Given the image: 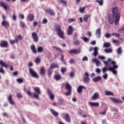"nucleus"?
<instances>
[{
	"mask_svg": "<svg viewBox=\"0 0 124 124\" xmlns=\"http://www.w3.org/2000/svg\"><path fill=\"white\" fill-rule=\"evenodd\" d=\"M111 64L113 65V67H109V71H111L114 75H117V71L115 70V69L118 68L119 66L117 65V62L115 61L111 62Z\"/></svg>",
	"mask_w": 124,
	"mask_h": 124,
	"instance_id": "nucleus-5",
	"label": "nucleus"
},
{
	"mask_svg": "<svg viewBox=\"0 0 124 124\" xmlns=\"http://www.w3.org/2000/svg\"><path fill=\"white\" fill-rule=\"evenodd\" d=\"M95 35L97 38H100L101 36V28H98L96 30Z\"/></svg>",
	"mask_w": 124,
	"mask_h": 124,
	"instance_id": "nucleus-16",
	"label": "nucleus"
},
{
	"mask_svg": "<svg viewBox=\"0 0 124 124\" xmlns=\"http://www.w3.org/2000/svg\"><path fill=\"white\" fill-rule=\"evenodd\" d=\"M99 97V93H95L94 94L92 97V99L93 100H96Z\"/></svg>",
	"mask_w": 124,
	"mask_h": 124,
	"instance_id": "nucleus-21",
	"label": "nucleus"
},
{
	"mask_svg": "<svg viewBox=\"0 0 124 124\" xmlns=\"http://www.w3.org/2000/svg\"><path fill=\"white\" fill-rule=\"evenodd\" d=\"M61 2L63 3V4H64V5H67V4L66 1H65V0H61Z\"/></svg>",
	"mask_w": 124,
	"mask_h": 124,
	"instance_id": "nucleus-63",
	"label": "nucleus"
},
{
	"mask_svg": "<svg viewBox=\"0 0 124 124\" xmlns=\"http://www.w3.org/2000/svg\"><path fill=\"white\" fill-rule=\"evenodd\" d=\"M65 71H66V68L63 67L61 69V72L62 74H64Z\"/></svg>",
	"mask_w": 124,
	"mask_h": 124,
	"instance_id": "nucleus-53",
	"label": "nucleus"
},
{
	"mask_svg": "<svg viewBox=\"0 0 124 124\" xmlns=\"http://www.w3.org/2000/svg\"><path fill=\"white\" fill-rule=\"evenodd\" d=\"M111 35H114V36H116V37H119V36H120V34L117 33H112L111 34Z\"/></svg>",
	"mask_w": 124,
	"mask_h": 124,
	"instance_id": "nucleus-56",
	"label": "nucleus"
},
{
	"mask_svg": "<svg viewBox=\"0 0 124 124\" xmlns=\"http://www.w3.org/2000/svg\"><path fill=\"white\" fill-rule=\"evenodd\" d=\"M19 17L20 19H22V20H24V19H25V16H24V15L19 14Z\"/></svg>",
	"mask_w": 124,
	"mask_h": 124,
	"instance_id": "nucleus-59",
	"label": "nucleus"
},
{
	"mask_svg": "<svg viewBox=\"0 0 124 124\" xmlns=\"http://www.w3.org/2000/svg\"><path fill=\"white\" fill-rule=\"evenodd\" d=\"M100 80H101V77L98 76L93 78V82L96 83L97 82H98V81H100Z\"/></svg>",
	"mask_w": 124,
	"mask_h": 124,
	"instance_id": "nucleus-28",
	"label": "nucleus"
},
{
	"mask_svg": "<svg viewBox=\"0 0 124 124\" xmlns=\"http://www.w3.org/2000/svg\"><path fill=\"white\" fill-rule=\"evenodd\" d=\"M88 57L87 56H84L83 58H82V61L83 62H88Z\"/></svg>",
	"mask_w": 124,
	"mask_h": 124,
	"instance_id": "nucleus-57",
	"label": "nucleus"
},
{
	"mask_svg": "<svg viewBox=\"0 0 124 124\" xmlns=\"http://www.w3.org/2000/svg\"><path fill=\"white\" fill-rule=\"evenodd\" d=\"M54 30L56 31L58 36L62 39H64V32L62 30V28L59 25H56L54 26Z\"/></svg>",
	"mask_w": 124,
	"mask_h": 124,
	"instance_id": "nucleus-3",
	"label": "nucleus"
},
{
	"mask_svg": "<svg viewBox=\"0 0 124 124\" xmlns=\"http://www.w3.org/2000/svg\"><path fill=\"white\" fill-rule=\"evenodd\" d=\"M103 77L105 80H107V79L108 78V75L106 73H105V75L103 76Z\"/></svg>",
	"mask_w": 124,
	"mask_h": 124,
	"instance_id": "nucleus-60",
	"label": "nucleus"
},
{
	"mask_svg": "<svg viewBox=\"0 0 124 124\" xmlns=\"http://www.w3.org/2000/svg\"><path fill=\"white\" fill-rule=\"evenodd\" d=\"M32 37L33 39L35 42H37L38 41V37L37 36V34L35 32H33L32 33Z\"/></svg>",
	"mask_w": 124,
	"mask_h": 124,
	"instance_id": "nucleus-19",
	"label": "nucleus"
},
{
	"mask_svg": "<svg viewBox=\"0 0 124 124\" xmlns=\"http://www.w3.org/2000/svg\"><path fill=\"white\" fill-rule=\"evenodd\" d=\"M110 99L113 102H114V103H123V101L121 100L120 99L116 98H113L110 97Z\"/></svg>",
	"mask_w": 124,
	"mask_h": 124,
	"instance_id": "nucleus-14",
	"label": "nucleus"
},
{
	"mask_svg": "<svg viewBox=\"0 0 124 124\" xmlns=\"http://www.w3.org/2000/svg\"><path fill=\"white\" fill-rule=\"evenodd\" d=\"M72 32H73V28H72V26H69L67 30V34H68V35H71Z\"/></svg>",
	"mask_w": 124,
	"mask_h": 124,
	"instance_id": "nucleus-25",
	"label": "nucleus"
},
{
	"mask_svg": "<svg viewBox=\"0 0 124 124\" xmlns=\"http://www.w3.org/2000/svg\"><path fill=\"white\" fill-rule=\"evenodd\" d=\"M66 89L67 91H71V85L69 84V83L67 82L65 85Z\"/></svg>",
	"mask_w": 124,
	"mask_h": 124,
	"instance_id": "nucleus-31",
	"label": "nucleus"
},
{
	"mask_svg": "<svg viewBox=\"0 0 124 124\" xmlns=\"http://www.w3.org/2000/svg\"><path fill=\"white\" fill-rule=\"evenodd\" d=\"M112 36V34L106 33L105 36L107 38H110Z\"/></svg>",
	"mask_w": 124,
	"mask_h": 124,
	"instance_id": "nucleus-55",
	"label": "nucleus"
},
{
	"mask_svg": "<svg viewBox=\"0 0 124 124\" xmlns=\"http://www.w3.org/2000/svg\"><path fill=\"white\" fill-rule=\"evenodd\" d=\"M96 2L98 3L100 6H102V5H103V0H96Z\"/></svg>",
	"mask_w": 124,
	"mask_h": 124,
	"instance_id": "nucleus-37",
	"label": "nucleus"
},
{
	"mask_svg": "<svg viewBox=\"0 0 124 124\" xmlns=\"http://www.w3.org/2000/svg\"><path fill=\"white\" fill-rule=\"evenodd\" d=\"M51 104L52 105H53V106H55V107H57L58 106V105H59V103H57L56 102H54L52 103Z\"/></svg>",
	"mask_w": 124,
	"mask_h": 124,
	"instance_id": "nucleus-62",
	"label": "nucleus"
},
{
	"mask_svg": "<svg viewBox=\"0 0 124 124\" xmlns=\"http://www.w3.org/2000/svg\"><path fill=\"white\" fill-rule=\"evenodd\" d=\"M105 94L106 95H114V93H113L112 92L107 91L105 92Z\"/></svg>",
	"mask_w": 124,
	"mask_h": 124,
	"instance_id": "nucleus-36",
	"label": "nucleus"
},
{
	"mask_svg": "<svg viewBox=\"0 0 124 124\" xmlns=\"http://www.w3.org/2000/svg\"><path fill=\"white\" fill-rule=\"evenodd\" d=\"M112 62H113L112 61V59L110 58L108 59L107 61H104V64H105V67L103 68L102 69L103 73L105 74V72L108 71V70L110 71V70H109L110 69V67H108V65H110V64H111Z\"/></svg>",
	"mask_w": 124,
	"mask_h": 124,
	"instance_id": "nucleus-4",
	"label": "nucleus"
},
{
	"mask_svg": "<svg viewBox=\"0 0 124 124\" xmlns=\"http://www.w3.org/2000/svg\"><path fill=\"white\" fill-rule=\"evenodd\" d=\"M104 51L106 53H112L113 52V50L111 48L106 49Z\"/></svg>",
	"mask_w": 124,
	"mask_h": 124,
	"instance_id": "nucleus-44",
	"label": "nucleus"
},
{
	"mask_svg": "<svg viewBox=\"0 0 124 124\" xmlns=\"http://www.w3.org/2000/svg\"><path fill=\"white\" fill-rule=\"evenodd\" d=\"M112 15H108V20L109 24L115 23V25H118L121 19V10L118 6H114L111 8Z\"/></svg>",
	"mask_w": 124,
	"mask_h": 124,
	"instance_id": "nucleus-1",
	"label": "nucleus"
},
{
	"mask_svg": "<svg viewBox=\"0 0 124 124\" xmlns=\"http://www.w3.org/2000/svg\"><path fill=\"white\" fill-rule=\"evenodd\" d=\"M33 90L34 91L35 93L33 94H31V91L27 92L28 95H30V96H32L36 98V99H39V94H41V92L40 91V88L39 87H34L33 88Z\"/></svg>",
	"mask_w": 124,
	"mask_h": 124,
	"instance_id": "nucleus-2",
	"label": "nucleus"
},
{
	"mask_svg": "<svg viewBox=\"0 0 124 124\" xmlns=\"http://www.w3.org/2000/svg\"><path fill=\"white\" fill-rule=\"evenodd\" d=\"M61 78H62L61 75H57L55 76V79L57 81H58V80H60Z\"/></svg>",
	"mask_w": 124,
	"mask_h": 124,
	"instance_id": "nucleus-43",
	"label": "nucleus"
},
{
	"mask_svg": "<svg viewBox=\"0 0 124 124\" xmlns=\"http://www.w3.org/2000/svg\"><path fill=\"white\" fill-rule=\"evenodd\" d=\"M35 62L36 63H39V62H40V59L39 58H37L35 60Z\"/></svg>",
	"mask_w": 124,
	"mask_h": 124,
	"instance_id": "nucleus-58",
	"label": "nucleus"
},
{
	"mask_svg": "<svg viewBox=\"0 0 124 124\" xmlns=\"http://www.w3.org/2000/svg\"><path fill=\"white\" fill-rule=\"evenodd\" d=\"M111 46V44L109 43H105L104 44L103 46L105 48H109Z\"/></svg>",
	"mask_w": 124,
	"mask_h": 124,
	"instance_id": "nucleus-38",
	"label": "nucleus"
},
{
	"mask_svg": "<svg viewBox=\"0 0 124 124\" xmlns=\"http://www.w3.org/2000/svg\"><path fill=\"white\" fill-rule=\"evenodd\" d=\"M46 13H47V14H49V15H51V16H54L55 15V12L51 9H47L45 10Z\"/></svg>",
	"mask_w": 124,
	"mask_h": 124,
	"instance_id": "nucleus-11",
	"label": "nucleus"
},
{
	"mask_svg": "<svg viewBox=\"0 0 124 124\" xmlns=\"http://www.w3.org/2000/svg\"><path fill=\"white\" fill-rule=\"evenodd\" d=\"M50 111L51 112V114L56 117V118L59 116V112L55 110V109L50 108Z\"/></svg>",
	"mask_w": 124,
	"mask_h": 124,
	"instance_id": "nucleus-18",
	"label": "nucleus"
},
{
	"mask_svg": "<svg viewBox=\"0 0 124 124\" xmlns=\"http://www.w3.org/2000/svg\"><path fill=\"white\" fill-rule=\"evenodd\" d=\"M86 9V7H84L83 8H79V12L80 13H84L85 12V10Z\"/></svg>",
	"mask_w": 124,
	"mask_h": 124,
	"instance_id": "nucleus-45",
	"label": "nucleus"
},
{
	"mask_svg": "<svg viewBox=\"0 0 124 124\" xmlns=\"http://www.w3.org/2000/svg\"><path fill=\"white\" fill-rule=\"evenodd\" d=\"M81 38L82 39H83L84 42H88V41L90 40V39H89L87 37H82Z\"/></svg>",
	"mask_w": 124,
	"mask_h": 124,
	"instance_id": "nucleus-46",
	"label": "nucleus"
},
{
	"mask_svg": "<svg viewBox=\"0 0 124 124\" xmlns=\"http://www.w3.org/2000/svg\"><path fill=\"white\" fill-rule=\"evenodd\" d=\"M0 65H1V66L2 67H3V66H4V67H5V68H7V66H8V65H7V64H5V63L4 62L1 60H0Z\"/></svg>",
	"mask_w": 124,
	"mask_h": 124,
	"instance_id": "nucleus-35",
	"label": "nucleus"
},
{
	"mask_svg": "<svg viewBox=\"0 0 124 124\" xmlns=\"http://www.w3.org/2000/svg\"><path fill=\"white\" fill-rule=\"evenodd\" d=\"M47 93L51 100H53L55 99V95L52 93V91L50 89L47 90Z\"/></svg>",
	"mask_w": 124,
	"mask_h": 124,
	"instance_id": "nucleus-9",
	"label": "nucleus"
},
{
	"mask_svg": "<svg viewBox=\"0 0 124 124\" xmlns=\"http://www.w3.org/2000/svg\"><path fill=\"white\" fill-rule=\"evenodd\" d=\"M98 59H99L100 60H101V61H103V62H105V61H104V59H106V58H105V56H99L98 57Z\"/></svg>",
	"mask_w": 124,
	"mask_h": 124,
	"instance_id": "nucleus-49",
	"label": "nucleus"
},
{
	"mask_svg": "<svg viewBox=\"0 0 124 124\" xmlns=\"http://www.w3.org/2000/svg\"><path fill=\"white\" fill-rule=\"evenodd\" d=\"M64 57V56L63 55H62L61 61L62 62H63V63H64V64H65V65H66V62H65L64 59H63Z\"/></svg>",
	"mask_w": 124,
	"mask_h": 124,
	"instance_id": "nucleus-50",
	"label": "nucleus"
},
{
	"mask_svg": "<svg viewBox=\"0 0 124 124\" xmlns=\"http://www.w3.org/2000/svg\"><path fill=\"white\" fill-rule=\"evenodd\" d=\"M8 101L11 105H15V102L12 98V95H10L8 97Z\"/></svg>",
	"mask_w": 124,
	"mask_h": 124,
	"instance_id": "nucleus-13",
	"label": "nucleus"
},
{
	"mask_svg": "<svg viewBox=\"0 0 124 124\" xmlns=\"http://www.w3.org/2000/svg\"><path fill=\"white\" fill-rule=\"evenodd\" d=\"M92 62H95L96 66H98L100 64V62L96 58H93Z\"/></svg>",
	"mask_w": 124,
	"mask_h": 124,
	"instance_id": "nucleus-24",
	"label": "nucleus"
},
{
	"mask_svg": "<svg viewBox=\"0 0 124 124\" xmlns=\"http://www.w3.org/2000/svg\"><path fill=\"white\" fill-rule=\"evenodd\" d=\"M0 46L1 47H7L8 46V43L6 41H3L0 42Z\"/></svg>",
	"mask_w": 124,
	"mask_h": 124,
	"instance_id": "nucleus-22",
	"label": "nucleus"
},
{
	"mask_svg": "<svg viewBox=\"0 0 124 124\" xmlns=\"http://www.w3.org/2000/svg\"><path fill=\"white\" fill-rule=\"evenodd\" d=\"M71 94V90H68V92L65 93V95L66 96H68V95H70Z\"/></svg>",
	"mask_w": 124,
	"mask_h": 124,
	"instance_id": "nucleus-48",
	"label": "nucleus"
},
{
	"mask_svg": "<svg viewBox=\"0 0 124 124\" xmlns=\"http://www.w3.org/2000/svg\"><path fill=\"white\" fill-rule=\"evenodd\" d=\"M53 49H55V50H57V51H60V52H62V49H61V48H60L58 46H53Z\"/></svg>",
	"mask_w": 124,
	"mask_h": 124,
	"instance_id": "nucleus-41",
	"label": "nucleus"
},
{
	"mask_svg": "<svg viewBox=\"0 0 124 124\" xmlns=\"http://www.w3.org/2000/svg\"><path fill=\"white\" fill-rule=\"evenodd\" d=\"M15 39L18 41V40H22V39H23V37H22L21 35H18L16 36Z\"/></svg>",
	"mask_w": 124,
	"mask_h": 124,
	"instance_id": "nucleus-40",
	"label": "nucleus"
},
{
	"mask_svg": "<svg viewBox=\"0 0 124 124\" xmlns=\"http://www.w3.org/2000/svg\"><path fill=\"white\" fill-rule=\"evenodd\" d=\"M29 72L32 77L33 78H36V79H38L39 78V76H38V74L35 71L33 70V69L31 68H29Z\"/></svg>",
	"mask_w": 124,
	"mask_h": 124,
	"instance_id": "nucleus-7",
	"label": "nucleus"
},
{
	"mask_svg": "<svg viewBox=\"0 0 124 124\" xmlns=\"http://www.w3.org/2000/svg\"><path fill=\"white\" fill-rule=\"evenodd\" d=\"M20 26L22 27V28H25L26 27V24H25V22L23 21H20Z\"/></svg>",
	"mask_w": 124,
	"mask_h": 124,
	"instance_id": "nucleus-51",
	"label": "nucleus"
},
{
	"mask_svg": "<svg viewBox=\"0 0 124 124\" xmlns=\"http://www.w3.org/2000/svg\"><path fill=\"white\" fill-rule=\"evenodd\" d=\"M77 37V35L76 34L74 35V38H73L74 43H75V44H76V45L79 44V41L76 39Z\"/></svg>",
	"mask_w": 124,
	"mask_h": 124,
	"instance_id": "nucleus-32",
	"label": "nucleus"
},
{
	"mask_svg": "<svg viewBox=\"0 0 124 124\" xmlns=\"http://www.w3.org/2000/svg\"><path fill=\"white\" fill-rule=\"evenodd\" d=\"M89 18H91V15H86L84 16V17H83V20H84V22L88 21V19Z\"/></svg>",
	"mask_w": 124,
	"mask_h": 124,
	"instance_id": "nucleus-34",
	"label": "nucleus"
},
{
	"mask_svg": "<svg viewBox=\"0 0 124 124\" xmlns=\"http://www.w3.org/2000/svg\"><path fill=\"white\" fill-rule=\"evenodd\" d=\"M69 54H79L81 53L80 49H72L69 51Z\"/></svg>",
	"mask_w": 124,
	"mask_h": 124,
	"instance_id": "nucleus-17",
	"label": "nucleus"
},
{
	"mask_svg": "<svg viewBox=\"0 0 124 124\" xmlns=\"http://www.w3.org/2000/svg\"><path fill=\"white\" fill-rule=\"evenodd\" d=\"M1 26L4 27V28H9L10 24H9V22L7 21V20H3L1 23Z\"/></svg>",
	"mask_w": 124,
	"mask_h": 124,
	"instance_id": "nucleus-10",
	"label": "nucleus"
},
{
	"mask_svg": "<svg viewBox=\"0 0 124 124\" xmlns=\"http://www.w3.org/2000/svg\"><path fill=\"white\" fill-rule=\"evenodd\" d=\"M47 73L48 75H51L52 74V68H50L47 70Z\"/></svg>",
	"mask_w": 124,
	"mask_h": 124,
	"instance_id": "nucleus-54",
	"label": "nucleus"
},
{
	"mask_svg": "<svg viewBox=\"0 0 124 124\" xmlns=\"http://www.w3.org/2000/svg\"><path fill=\"white\" fill-rule=\"evenodd\" d=\"M111 111H115V112H118V108H111Z\"/></svg>",
	"mask_w": 124,
	"mask_h": 124,
	"instance_id": "nucleus-61",
	"label": "nucleus"
},
{
	"mask_svg": "<svg viewBox=\"0 0 124 124\" xmlns=\"http://www.w3.org/2000/svg\"><path fill=\"white\" fill-rule=\"evenodd\" d=\"M34 20V15L29 14L27 16V21H29V22H32Z\"/></svg>",
	"mask_w": 124,
	"mask_h": 124,
	"instance_id": "nucleus-12",
	"label": "nucleus"
},
{
	"mask_svg": "<svg viewBox=\"0 0 124 124\" xmlns=\"http://www.w3.org/2000/svg\"><path fill=\"white\" fill-rule=\"evenodd\" d=\"M10 43L13 45V44H15V43H18V41L15 38V40H10Z\"/></svg>",
	"mask_w": 124,
	"mask_h": 124,
	"instance_id": "nucleus-39",
	"label": "nucleus"
},
{
	"mask_svg": "<svg viewBox=\"0 0 124 124\" xmlns=\"http://www.w3.org/2000/svg\"><path fill=\"white\" fill-rule=\"evenodd\" d=\"M0 6L3 7L4 9H7V3L3 1L0 2Z\"/></svg>",
	"mask_w": 124,
	"mask_h": 124,
	"instance_id": "nucleus-23",
	"label": "nucleus"
},
{
	"mask_svg": "<svg viewBox=\"0 0 124 124\" xmlns=\"http://www.w3.org/2000/svg\"><path fill=\"white\" fill-rule=\"evenodd\" d=\"M124 31V27H122V28L118 30L119 32H123Z\"/></svg>",
	"mask_w": 124,
	"mask_h": 124,
	"instance_id": "nucleus-64",
	"label": "nucleus"
},
{
	"mask_svg": "<svg viewBox=\"0 0 124 124\" xmlns=\"http://www.w3.org/2000/svg\"><path fill=\"white\" fill-rule=\"evenodd\" d=\"M60 66H59V64L55 63H53L51 64H50V68H51V69H53L54 68H59Z\"/></svg>",
	"mask_w": 124,
	"mask_h": 124,
	"instance_id": "nucleus-26",
	"label": "nucleus"
},
{
	"mask_svg": "<svg viewBox=\"0 0 124 124\" xmlns=\"http://www.w3.org/2000/svg\"><path fill=\"white\" fill-rule=\"evenodd\" d=\"M43 51V47L42 46H38V52L39 53H42Z\"/></svg>",
	"mask_w": 124,
	"mask_h": 124,
	"instance_id": "nucleus-42",
	"label": "nucleus"
},
{
	"mask_svg": "<svg viewBox=\"0 0 124 124\" xmlns=\"http://www.w3.org/2000/svg\"><path fill=\"white\" fill-rule=\"evenodd\" d=\"M117 55H122L123 54V48L121 47L118 48L116 50Z\"/></svg>",
	"mask_w": 124,
	"mask_h": 124,
	"instance_id": "nucleus-27",
	"label": "nucleus"
},
{
	"mask_svg": "<svg viewBox=\"0 0 124 124\" xmlns=\"http://www.w3.org/2000/svg\"><path fill=\"white\" fill-rule=\"evenodd\" d=\"M83 89H86V87L84 86L80 85L78 87L77 89V92L78 93H82V91H83Z\"/></svg>",
	"mask_w": 124,
	"mask_h": 124,
	"instance_id": "nucleus-20",
	"label": "nucleus"
},
{
	"mask_svg": "<svg viewBox=\"0 0 124 124\" xmlns=\"http://www.w3.org/2000/svg\"><path fill=\"white\" fill-rule=\"evenodd\" d=\"M90 106H99V103L98 102H89Z\"/></svg>",
	"mask_w": 124,
	"mask_h": 124,
	"instance_id": "nucleus-30",
	"label": "nucleus"
},
{
	"mask_svg": "<svg viewBox=\"0 0 124 124\" xmlns=\"http://www.w3.org/2000/svg\"><path fill=\"white\" fill-rule=\"evenodd\" d=\"M98 47H94V48H93V47H90L89 48V51L90 52H92V51H93V50H94V52L93 53V55L95 57H96V56H97V55H98Z\"/></svg>",
	"mask_w": 124,
	"mask_h": 124,
	"instance_id": "nucleus-8",
	"label": "nucleus"
},
{
	"mask_svg": "<svg viewBox=\"0 0 124 124\" xmlns=\"http://www.w3.org/2000/svg\"><path fill=\"white\" fill-rule=\"evenodd\" d=\"M106 110H105L103 111L99 112L100 115H102V116H105V115H106Z\"/></svg>",
	"mask_w": 124,
	"mask_h": 124,
	"instance_id": "nucleus-52",
	"label": "nucleus"
},
{
	"mask_svg": "<svg viewBox=\"0 0 124 124\" xmlns=\"http://www.w3.org/2000/svg\"><path fill=\"white\" fill-rule=\"evenodd\" d=\"M61 117L65 121V122H66V123H71V117H70V115H69L68 113L64 112L62 113L61 114Z\"/></svg>",
	"mask_w": 124,
	"mask_h": 124,
	"instance_id": "nucleus-6",
	"label": "nucleus"
},
{
	"mask_svg": "<svg viewBox=\"0 0 124 124\" xmlns=\"http://www.w3.org/2000/svg\"><path fill=\"white\" fill-rule=\"evenodd\" d=\"M84 81L85 83H89V82H90V77H89V73L87 72L84 74Z\"/></svg>",
	"mask_w": 124,
	"mask_h": 124,
	"instance_id": "nucleus-15",
	"label": "nucleus"
},
{
	"mask_svg": "<svg viewBox=\"0 0 124 124\" xmlns=\"http://www.w3.org/2000/svg\"><path fill=\"white\" fill-rule=\"evenodd\" d=\"M40 74H41V75H44V74H45V68L44 67L41 68Z\"/></svg>",
	"mask_w": 124,
	"mask_h": 124,
	"instance_id": "nucleus-33",
	"label": "nucleus"
},
{
	"mask_svg": "<svg viewBox=\"0 0 124 124\" xmlns=\"http://www.w3.org/2000/svg\"><path fill=\"white\" fill-rule=\"evenodd\" d=\"M31 49L33 54H36V48H35V46L34 45H32L31 46Z\"/></svg>",
	"mask_w": 124,
	"mask_h": 124,
	"instance_id": "nucleus-29",
	"label": "nucleus"
},
{
	"mask_svg": "<svg viewBox=\"0 0 124 124\" xmlns=\"http://www.w3.org/2000/svg\"><path fill=\"white\" fill-rule=\"evenodd\" d=\"M17 82L19 84H22L24 82V80L22 78H18L17 79Z\"/></svg>",
	"mask_w": 124,
	"mask_h": 124,
	"instance_id": "nucleus-47",
	"label": "nucleus"
}]
</instances>
